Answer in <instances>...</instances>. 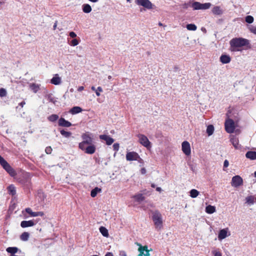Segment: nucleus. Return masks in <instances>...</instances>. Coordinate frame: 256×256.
<instances>
[{
    "mask_svg": "<svg viewBox=\"0 0 256 256\" xmlns=\"http://www.w3.org/2000/svg\"><path fill=\"white\" fill-rule=\"evenodd\" d=\"M230 50L232 52L240 50L239 48L246 46L247 48H250V41L242 38H236L232 39L230 42Z\"/></svg>",
    "mask_w": 256,
    "mask_h": 256,
    "instance_id": "obj_1",
    "label": "nucleus"
},
{
    "mask_svg": "<svg viewBox=\"0 0 256 256\" xmlns=\"http://www.w3.org/2000/svg\"><path fill=\"white\" fill-rule=\"evenodd\" d=\"M152 220L156 228L158 230H160L162 227V216L158 210H156L152 212Z\"/></svg>",
    "mask_w": 256,
    "mask_h": 256,
    "instance_id": "obj_2",
    "label": "nucleus"
},
{
    "mask_svg": "<svg viewBox=\"0 0 256 256\" xmlns=\"http://www.w3.org/2000/svg\"><path fill=\"white\" fill-rule=\"evenodd\" d=\"M82 138L83 140L79 144L78 147L80 148H84V146L86 144H91L93 142L92 134L89 132L82 134Z\"/></svg>",
    "mask_w": 256,
    "mask_h": 256,
    "instance_id": "obj_3",
    "label": "nucleus"
},
{
    "mask_svg": "<svg viewBox=\"0 0 256 256\" xmlns=\"http://www.w3.org/2000/svg\"><path fill=\"white\" fill-rule=\"evenodd\" d=\"M0 164L10 176H14L16 175L14 170L1 156H0Z\"/></svg>",
    "mask_w": 256,
    "mask_h": 256,
    "instance_id": "obj_4",
    "label": "nucleus"
},
{
    "mask_svg": "<svg viewBox=\"0 0 256 256\" xmlns=\"http://www.w3.org/2000/svg\"><path fill=\"white\" fill-rule=\"evenodd\" d=\"M224 126L226 131L229 134L234 132L235 129L234 121L232 119L228 118L225 122Z\"/></svg>",
    "mask_w": 256,
    "mask_h": 256,
    "instance_id": "obj_5",
    "label": "nucleus"
},
{
    "mask_svg": "<svg viewBox=\"0 0 256 256\" xmlns=\"http://www.w3.org/2000/svg\"><path fill=\"white\" fill-rule=\"evenodd\" d=\"M135 2L148 10L152 9L154 6L150 0H136Z\"/></svg>",
    "mask_w": 256,
    "mask_h": 256,
    "instance_id": "obj_6",
    "label": "nucleus"
},
{
    "mask_svg": "<svg viewBox=\"0 0 256 256\" xmlns=\"http://www.w3.org/2000/svg\"><path fill=\"white\" fill-rule=\"evenodd\" d=\"M136 244L139 246L138 248L139 254L138 256H150V250H148V246H142L138 242Z\"/></svg>",
    "mask_w": 256,
    "mask_h": 256,
    "instance_id": "obj_7",
    "label": "nucleus"
},
{
    "mask_svg": "<svg viewBox=\"0 0 256 256\" xmlns=\"http://www.w3.org/2000/svg\"><path fill=\"white\" fill-rule=\"evenodd\" d=\"M137 136L138 138L139 142L141 144L148 148H150V142L145 135L142 134H138Z\"/></svg>",
    "mask_w": 256,
    "mask_h": 256,
    "instance_id": "obj_8",
    "label": "nucleus"
},
{
    "mask_svg": "<svg viewBox=\"0 0 256 256\" xmlns=\"http://www.w3.org/2000/svg\"><path fill=\"white\" fill-rule=\"evenodd\" d=\"M232 186L234 187H238L242 185L243 184L242 178L239 176H234L232 178Z\"/></svg>",
    "mask_w": 256,
    "mask_h": 256,
    "instance_id": "obj_9",
    "label": "nucleus"
},
{
    "mask_svg": "<svg viewBox=\"0 0 256 256\" xmlns=\"http://www.w3.org/2000/svg\"><path fill=\"white\" fill-rule=\"evenodd\" d=\"M81 150H84L85 153L88 154H92L96 152V146L94 144H88V146L86 147V145L84 146V148H80Z\"/></svg>",
    "mask_w": 256,
    "mask_h": 256,
    "instance_id": "obj_10",
    "label": "nucleus"
},
{
    "mask_svg": "<svg viewBox=\"0 0 256 256\" xmlns=\"http://www.w3.org/2000/svg\"><path fill=\"white\" fill-rule=\"evenodd\" d=\"M138 158L140 156L136 152H128L126 154V159L128 161L138 160Z\"/></svg>",
    "mask_w": 256,
    "mask_h": 256,
    "instance_id": "obj_11",
    "label": "nucleus"
},
{
    "mask_svg": "<svg viewBox=\"0 0 256 256\" xmlns=\"http://www.w3.org/2000/svg\"><path fill=\"white\" fill-rule=\"evenodd\" d=\"M182 146L183 152L186 156L190 155L191 151L190 146L189 142L187 141H184L182 143Z\"/></svg>",
    "mask_w": 256,
    "mask_h": 256,
    "instance_id": "obj_12",
    "label": "nucleus"
},
{
    "mask_svg": "<svg viewBox=\"0 0 256 256\" xmlns=\"http://www.w3.org/2000/svg\"><path fill=\"white\" fill-rule=\"evenodd\" d=\"M230 141L236 150H240L242 148L241 145L239 144V140L238 138L234 136H232Z\"/></svg>",
    "mask_w": 256,
    "mask_h": 256,
    "instance_id": "obj_13",
    "label": "nucleus"
},
{
    "mask_svg": "<svg viewBox=\"0 0 256 256\" xmlns=\"http://www.w3.org/2000/svg\"><path fill=\"white\" fill-rule=\"evenodd\" d=\"M26 212L28 214L31 216L35 217V216H43L44 214L43 212H33L32 209L30 208H26L25 209Z\"/></svg>",
    "mask_w": 256,
    "mask_h": 256,
    "instance_id": "obj_14",
    "label": "nucleus"
},
{
    "mask_svg": "<svg viewBox=\"0 0 256 256\" xmlns=\"http://www.w3.org/2000/svg\"><path fill=\"white\" fill-rule=\"evenodd\" d=\"M100 138L106 141L107 145H111L114 142V140L110 136L106 134H102L100 136Z\"/></svg>",
    "mask_w": 256,
    "mask_h": 256,
    "instance_id": "obj_15",
    "label": "nucleus"
},
{
    "mask_svg": "<svg viewBox=\"0 0 256 256\" xmlns=\"http://www.w3.org/2000/svg\"><path fill=\"white\" fill-rule=\"evenodd\" d=\"M58 126H60L66 127V128L70 127L72 125V124L70 122L66 120L63 118H60L58 120Z\"/></svg>",
    "mask_w": 256,
    "mask_h": 256,
    "instance_id": "obj_16",
    "label": "nucleus"
},
{
    "mask_svg": "<svg viewBox=\"0 0 256 256\" xmlns=\"http://www.w3.org/2000/svg\"><path fill=\"white\" fill-rule=\"evenodd\" d=\"M35 224V223L32 220H23L20 223V226L23 228H27L29 226H32Z\"/></svg>",
    "mask_w": 256,
    "mask_h": 256,
    "instance_id": "obj_17",
    "label": "nucleus"
},
{
    "mask_svg": "<svg viewBox=\"0 0 256 256\" xmlns=\"http://www.w3.org/2000/svg\"><path fill=\"white\" fill-rule=\"evenodd\" d=\"M220 62L224 64H226L229 63L230 62L231 58L228 55L222 54L220 56Z\"/></svg>",
    "mask_w": 256,
    "mask_h": 256,
    "instance_id": "obj_18",
    "label": "nucleus"
},
{
    "mask_svg": "<svg viewBox=\"0 0 256 256\" xmlns=\"http://www.w3.org/2000/svg\"><path fill=\"white\" fill-rule=\"evenodd\" d=\"M246 156L251 160H256V152L248 151L246 153Z\"/></svg>",
    "mask_w": 256,
    "mask_h": 256,
    "instance_id": "obj_19",
    "label": "nucleus"
},
{
    "mask_svg": "<svg viewBox=\"0 0 256 256\" xmlns=\"http://www.w3.org/2000/svg\"><path fill=\"white\" fill-rule=\"evenodd\" d=\"M57 76L58 74H56V76L51 79L50 82L52 84L54 85H58L61 83L60 78L58 76Z\"/></svg>",
    "mask_w": 256,
    "mask_h": 256,
    "instance_id": "obj_20",
    "label": "nucleus"
},
{
    "mask_svg": "<svg viewBox=\"0 0 256 256\" xmlns=\"http://www.w3.org/2000/svg\"><path fill=\"white\" fill-rule=\"evenodd\" d=\"M212 12L216 15H220L222 14V11L221 10L220 6H214L212 10Z\"/></svg>",
    "mask_w": 256,
    "mask_h": 256,
    "instance_id": "obj_21",
    "label": "nucleus"
},
{
    "mask_svg": "<svg viewBox=\"0 0 256 256\" xmlns=\"http://www.w3.org/2000/svg\"><path fill=\"white\" fill-rule=\"evenodd\" d=\"M82 10L84 13H90L92 10L91 6L88 4H84L82 6Z\"/></svg>",
    "mask_w": 256,
    "mask_h": 256,
    "instance_id": "obj_22",
    "label": "nucleus"
},
{
    "mask_svg": "<svg viewBox=\"0 0 256 256\" xmlns=\"http://www.w3.org/2000/svg\"><path fill=\"white\" fill-rule=\"evenodd\" d=\"M30 90L34 93L37 92L40 89V85L34 83L30 84Z\"/></svg>",
    "mask_w": 256,
    "mask_h": 256,
    "instance_id": "obj_23",
    "label": "nucleus"
},
{
    "mask_svg": "<svg viewBox=\"0 0 256 256\" xmlns=\"http://www.w3.org/2000/svg\"><path fill=\"white\" fill-rule=\"evenodd\" d=\"M102 192V189L98 187H96L92 189L90 192V196L92 198H94L96 196L98 193L100 192Z\"/></svg>",
    "mask_w": 256,
    "mask_h": 256,
    "instance_id": "obj_24",
    "label": "nucleus"
},
{
    "mask_svg": "<svg viewBox=\"0 0 256 256\" xmlns=\"http://www.w3.org/2000/svg\"><path fill=\"white\" fill-rule=\"evenodd\" d=\"M226 236L227 231L224 229H222L220 231L218 238L219 240H222L226 238Z\"/></svg>",
    "mask_w": 256,
    "mask_h": 256,
    "instance_id": "obj_25",
    "label": "nucleus"
},
{
    "mask_svg": "<svg viewBox=\"0 0 256 256\" xmlns=\"http://www.w3.org/2000/svg\"><path fill=\"white\" fill-rule=\"evenodd\" d=\"M82 111V108L79 106H74L70 109V112L72 114H76L79 112H80Z\"/></svg>",
    "mask_w": 256,
    "mask_h": 256,
    "instance_id": "obj_26",
    "label": "nucleus"
},
{
    "mask_svg": "<svg viewBox=\"0 0 256 256\" xmlns=\"http://www.w3.org/2000/svg\"><path fill=\"white\" fill-rule=\"evenodd\" d=\"M7 189H8V193L10 194H11L12 196H14L16 194V188L13 184L10 185L8 187Z\"/></svg>",
    "mask_w": 256,
    "mask_h": 256,
    "instance_id": "obj_27",
    "label": "nucleus"
},
{
    "mask_svg": "<svg viewBox=\"0 0 256 256\" xmlns=\"http://www.w3.org/2000/svg\"><path fill=\"white\" fill-rule=\"evenodd\" d=\"M133 198L138 202H142L144 200V196L142 194H138L134 196Z\"/></svg>",
    "mask_w": 256,
    "mask_h": 256,
    "instance_id": "obj_28",
    "label": "nucleus"
},
{
    "mask_svg": "<svg viewBox=\"0 0 256 256\" xmlns=\"http://www.w3.org/2000/svg\"><path fill=\"white\" fill-rule=\"evenodd\" d=\"M206 212L209 214H213L216 212V208L214 206L208 205L206 208Z\"/></svg>",
    "mask_w": 256,
    "mask_h": 256,
    "instance_id": "obj_29",
    "label": "nucleus"
},
{
    "mask_svg": "<svg viewBox=\"0 0 256 256\" xmlns=\"http://www.w3.org/2000/svg\"><path fill=\"white\" fill-rule=\"evenodd\" d=\"M201 3L195 2L192 4V7L194 10H201Z\"/></svg>",
    "mask_w": 256,
    "mask_h": 256,
    "instance_id": "obj_30",
    "label": "nucleus"
},
{
    "mask_svg": "<svg viewBox=\"0 0 256 256\" xmlns=\"http://www.w3.org/2000/svg\"><path fill=\"white\" fill-rule=\"evenodd\" d=\"M6 250L8 252L13 254L17 252L18 248L16 247H8Z\"/></svg>",
    "mask_w": 256,
    "mask_h": 256,
    "instance_id": "obj_31",
    "label": "nucleus"
},
{
    "mask_svg": "<svg viewBox=\"0 0 256 256\" xmlns=\"http://www.w3.org/2000/svg\"><path fill=\"white\" fill-rule=\"evenodd\" d=\"M58 119V116L56 114H52L48 117V120L51 122H54Z\"/></svg>",
    "mask_w": 256,
    "mask_h": 256,
    "instance_id": "obj_32",
    "label": "nucleus"
},
{
    "mask_svg": "<svg viewBox=\"0 0 256 256\" xmlns=\"http://www.w3.org/2000/svg\"><path fill=\"white\" fill-rule=\"evenodd\" d=\"M30 236V234L28 232H24L20 236L21 240L26 241L28 240Z\"/></svg>",
    "mask_w": 256,
    "mask_h": 256,
    "instance_id": "obj_33",
    "label": "nucleus"
},
{
    "mask_svg": "<svg viewBox=\"0 0 256 256\" xmlns=\"http://www.w3.org/2000/svg\"><path fill=\"white\" fill-rule=\"evenodd\" d=\"M199 194V192L195 189H192L190 191V196L192 198L197 197Z\"/></svg>",
    "mask_w": 256,
    "mask_h": 256,
    "instance_id": "obj_34",
    "label": "nucleus"
},
{
    "mask_svg": "<svg viewBox=\"0 0 256 256\" xmlns=\"http://www.w3.org/2000/svg\"><path fill=\"white\" fill-rule=\"evenodd\" d=\"M214 131V127L212 125H209L206 128V132L208 136H211Z\"/></svg>",
    "mask_w": 256,
    "mask_h": 256,
    "instance_id": "obj_35",
    "label": "nucleus"
},
{
    "mask_svg": "<svg viewBox=\"0 0 256 256\" xmlns=\"http://www.w3.org/2000/svg\"><path fill=\"white\" fill-rule=\"evenodd\" d=\"M60 133L62 136L67 138L70 137L72 135V132H66L64 130H60Z\"/></svg>",
    "mask_w": 256,
    "mask_h": 256,
    "instance_id": "obj_36",
    "label": "nucleus"
},
{
    "mask_svg": "<svg viewBox=\"0 0 256 256\" xmlns=\"http://www.w3.org/2000/svg\"><path fill=\"white\" fill-rule=\"evenodd\" d=\"M100 232L104 236H108V230L104 227H100Z\"/></svg>",
    "mask_w": 256,
    "mask_h": 256,
    "instance_id": "obj_37",
    "label": "nucleus"
},
{
    "mask_svg": "<svg viewBox=\"0 0 256 256\" xmlns=\"http://www.w3.org/2000/svg\"><path fill=\"white\" fill-rule=\"evenodd\" d=\"M186 28L189 30H196L197 26L194 24H188L186 25Z\"/></svg>",
    "mask_w": 256,
    "mask_h": 256,
    "instance_id": "obj_38",
    "label": "nucleus"
},
{
    "mask_svg": "<svg viewBox=\"0 0 256 256\" xmlns=\"http://www.w3.org/2000/svg\"><path fill=\"white\" fill-rule=\"evenodd\" d=\"M201 10H206L210 8L211 4L210 2L202 4Z\"/></svg>",
    "mask_w": 256,
    "mask_h": 256,
    "instance_id": "obj_39",
    "label": "nucleus"
},
{
    "mask_svg": "<svg viewBox=\"0 0 256 256\" xmlns=\"http://www.w3.org/2000/svg\"><path fill=\"white\" fill-rule=\"evenodd\" d=\"M246 22L248 24H252L254 22V18L251 16H248L245 18Z\"/></svg>",
    "mask_w": 256,
    "mask_h": 256,
    "instance_id": "obj_40",
    "label": "nucleus"
},
{
    "mask_svg": "<svg viewBox=\"0 0 256 256\" xmlns=\"http://www.w3.org/2000/svg\"><path fill=\"white\" fill-rule=\"evenodd\" d=\"M7 92L6 90L4 88H0V96L4 97L6 96Z\"/></svg>",
    "mask_w": 256,
    "mask_h": 256,
    "instance_id": "obj_41",
    "label": "nucleus"
},
{
    "mask_svg": "<svg viewBox=\"0 0 256 256\" xmlns=\"http://www.w3.org/2000/svg\"><path fill=\"white\" fill-rule=\"evenodd\" d=\"M78 40L76 39H73L71 42H70V45L72 46H77L78 44Z\"/></svg>",
    "mask_w": 256,
    "mask_h": 256,
    "instance_id": "obj_42",
    "label": "nucleus"
},
{
    "mask_svg": "<svg viewBox=\"0 0 256 256\" xmlns=\"http://www.w3.org/2000/svg\"><path fill=\"white\" fill-rule=\"evenodd\" d=\"M102 92V88L100 86L98 87L96 90V94L97 96H100V92Z\"/></svg>",
    "mask_w": 256,
    "mask_h": 256,
    "instance_id": "obj_43",
    "label": "nucleus"
},
{
    "mask_svg": "<svg viewBox=\"0 0 256 256\" xmlns=\"http://www.w3.org/2000/svg\"><path fill=\"white\" fill-rule=\"evenodd\" d=\"M113 149L114 151L117 152L119 150L120 146L118 143H115L112 146Z\"/></svg>",
    "mask_w": 256,
    "mask_h": 256,
    "instance_id": "obj_44",
    "label": "nucleus"
},
{
    "mask_svg": "<svg viewBox=\"0 0 256 256\" xmlns=\"http://www.w3.org/2000/svg\"><path fill=\"white\" fill-rule=\"evenodd\" d=\"M52 148L50 146L46 147L45 149V152L47 154H50L52 152Z\"/></svg>",
    "mask_w": 256,
    "mask_h": 256,
    "instance_id": "obj_45",
    "label": "nucleus"
},
{
    "mask_svg": "<svg viewBox=\"0 0 256 256\" xmlns=\"http://www.w3.org/2000/svg\"><path fill=\"white\" fill-rule=\"evenodd\" d=\"M250 32H252V33L256 34V26H251L250 28Z\"/></svg>",
    "mask_w": 256,
    "mask_h": 256,
    "instance_id": "obj_46",
    "label": "nucleus"
},
{
    "mask_svg": "<svg viewBox=\"0 0 256 256\" xmlns=\"http://www.w3.org/2000/svg\"><path fill=\"white\" fill-rule=\"evenodd\" d=\"M69 36L72 38H74L76 36V34L74 32H70Z\"/></svg>",
    "mask_w": 256,
    "mask_h": 256,
    "instance_id": "obj_47",
    "label": "nucleus"
},
{
    "mask_svg": "<svg viewBox=\"0 0 256 256\" xmlns=\"http://www.w3.org/2000/svg\"><path fill=\"white\" fill-rule=\"evenodd\" d=\"M229 165V162L227 160H226L224 162V168H227Z\"/></svg>",
    "mask_w": 256,
    "mask_h": 256,
    "instance_id": "obj_48",
    "label": "nucleus"
},
{
    "mask_svg": "<svg viewBox=\"0 0 256 256\" xmlns=\"http://www.w3.org/2000/svg\"><path fill=\"white\" fill-rule=\"evenodd\" d=\"M120 254L121 256H126V252L124 251H121L120 252Z\"/></svg>",
    "mask_w": 256,
    "mask_h": 256,
    "instance_id": "obj_49",
    "label": "nucleus"
},
{
    "mask_svg": "<svg viewBox=\"0 0 256 256\" xmlns=\"http://www.w3.org/2000/svg\"><path fill=\"white\" fill-rule=\"evenodd\" d=\"M140 172L142 174H145L146 173V170L145 168H142L141 170H140Z\"/></svg>",
    "mask_w": 256,
    "mask_h": 256,
    "instance_id": "obj_50",
    "label": "nucleus"
},
{
    "mask_svg": "<svg viewBox=\"0 0 256 256\" xmlns=\"http://www.w3.org/2000/svg\"><path fill=\"white\" fill-rule=\"evenodd\" d=\"M84 90V87L82 86H79L78 88V90L79 92H81Z\"/></svg>",
    "mask_w": 256,
    "mask_h": 256,
    "instance_id": "obj_51",
    "label": "nucleus"
},
{
    "mask_svg": "<svg viewBox=\"0 0 256 256\" xmlns=\"http://www.w3.org/2000/svg\"><path fill=\"white\" fill-rule=\"evenodd\" d=\"M214 256H222V254L219 252H216L214 253Z\"/></svg>",
    "mask_w": 256,
    "mask_h": 256,
    "instance_id": "obj_52",
    "label": "nucleus"
},
{
    "mask_svg": "<svg viewBox=\"0 0 256 256\" xmlns=\"http://www.w3.org/2000/svg\"><path fill=\"white\" fill-rule=\"evenodd\" d=\"M25 104H26L25 102L22 101L19 104V106H20L22 108Z\"/></svg>",
    "mask_w": 256,
    "mask_h": 256,
    "instance_id": "obj_53",
    "label": "nucleus"
},
{
    "mask_svg": "<svg viewBox=\"0 0 256 256\" xmlns=\"http://www.w3.org/2000/svg\"><path fill=\"white\" fill-rule=\"evenodd\" d=\"M105 256H114L112 252H108Z\"/></svg>",
    "mask_w": 256,
    "mask_h": 256,
    "instance_id": "obj_54",
    "label": "nucleus"
},
{
    "mask_svg": "<svg viewBox=\"0 0 256 256\" xmlns=\"http://www.w3.org/2000/svg\"><path fill=\"white\" fill-rule=\"evenodd\" d=\"M254 198L252 196H249L246 198L248 202H250V200H254Z\"/></svg>",
    "mask_w": 256,
    "mask_h": 256,
    "instance_id": "obj_55",
    "label": "nucleus"
},
{
    "mask_svg": "<svg viewBox=\"0 0 256 256\" xmlns=\"http://www.w3.org/2000/svg\"><path fill=\"white\" fill-rule=\"evenodd\" d=\"M56 26H57V22H56L54 23V24L53 26L54 30H55L56 29Z\"/></svg>",
    "mask_w": 256,
    "mask_h": 256,
    "instance_id": "obj_56",
    "label": "nucleus"
},
{
    "mask_svg": "<svg viewBox=\"0 0 256 256\" xmlns=\"http://www.w3.org/2000/svg\"><path fill=\"white\" fill-rule=\"evenodd\" d=\"M156 190L160 192L162 191V188L160 187H157L156 188Z\"/></svg>",
    "mask_w": 256,
    "mask_h": 256,
    "instance_id": "obj_57",
    "label": "nucleus"
},
{
    "mask_svg": "<svg viewBox=\"0 0 256 256\" xmlns=\"http://www.w3.org/2000/svg\"><path fill=\"white\" fill-rule=\"evenodd\" d=\"M91 89L92 90L96 92V89L95 87L94 86H92L91 88Z\"/></svg>",
    "mask_w": 256,
    "mask_h": 256,
    "instance_id": "obj_58",
    "label": "nucleus"
},
{
    "mask_svg": "<svg viewBox=\"0 0 256 256\" xmlns=\"http://www.w3.org/2000/svg\"><path fill=\"white\" fill-rule=\"evenodd\" d=\"M89 1L92 2H98V0H88Z\"/></svg>",
    "mask_w": 256,
    "mask_h": 256,
    "instance_id": "obj_59",
    "label": "nucleus"
},
{
    "mask_svg": "<svg viewBox=\"0 0 256 256\" xmlns=\"http://www.w3.org/2000/svg\"><path fill=\"white\" fill-rule=\"evenodd\" d=\"M151 186H152V188H155V186H155V184H151Z\"/></svg>",
    "mask_w": 256,
    "mask_h": 256,
    "instance_id": "obj_60",
    "label": "nucleus"
},
{
    "mask_svg": "<svg viewBox=\"0 0 256 256\" xmlns=\"http://www.w3.org/2000/svg\"><path fill=\"white\" fill-rule=\"evenodd\" d=\"M158 25H159L160 26H162V23H161L160 22L158 23Z\"/></svg>",
    "mask_w": 256,
    "mask_h": 256,
    "instance_id": "obj_61",
    "label": "nucleus"
},
{
    "mask_svg": "<svg viewBox=\"0 0 256 256\" xmlns=\"http://www.w3.org/2000/svg\"><path fill=\"white\" fill-rule=\"evenodd\" d=\"M254 176L256 178V171L254 172Z\"/></svg>",
    "mask_w": 256,
    "mask_h": 256,
    "instance_id": "obj_62",
    "label": "nucleus"
},
{
    "mask_svg": "<svg viewBox=\"0 0 256 256\" xmlns=\"http://www.w3.org/2000/svg\"><path fill=\"white\" fill-rule=\"evenodd\" d=\"M128 2H130L132 0H126Z\"/></svg>",
    "mask_w": 256,
    "mask_h": 256,
    "instance_id": "obj_63",
    "label": "nucleus"
},
{
    "mask_svg": "<svg viewBox=\"0 0 256 256\" xmlns=\"http://www.w3.org/2000/svg\"><path fill=\"white\" fill-rule=\"evenodd\" d=\"M111 78V76H108V78L110 79Z\"/></svg>",
    "mask_w": 256,
    "mask_h": 256,
    "instance_id": "obj_64",
    "label": "nucleus"
}]
</instances>
